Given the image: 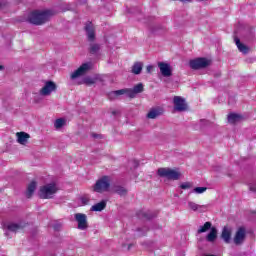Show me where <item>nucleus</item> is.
I'll use <instances>...</instances> for the list:
<instances>
[{
    "label": "nucleus",
    "instance_id": "f257e3e1",
    "mask_svg": "<svg viewBox=\"0 0 256 256\" xmlns=\"http://www.w3.org/2000/svg\"><path fill=\"white\" fill-rule=\"evenodd\" d=\"M51 17L50 10H35L28 14L26 21L31 25H45Z\"/></svg>",
    "mask_w": 256,
    "mask_h": 256
},
{
    "label": "nucleus",
    "instance_id": "f03ea898",
    "mask_svg": "<svg viewBox=\"0 0 256 256\" xmlns=\"http://www.w3.org/2000/svg\"><path fill=\"white\" fill-rule=\"evenodd\" d=\"M57 191H59L57 184L49 183L40 188L39 197L40 199H53V195H55Z\"/></svg>",
    "mask_w": 256,
    "mask_h": 256
},
{
    "label": "nucleus",
    "instance_id": "7ed1b4c3",
    "mask_svg": "<svg viewBox=\"0 0 256 256\" xmlns=\"http://www.w3.org/2000/svg\"><path fill=\"white\" fill-rule=\"evenodd\" d=\"M157 173L159 177H165L169 181H179L181 179V172L171 168H159Z\"/></svg>",
    "mask_w": 256,
    "mask_h": 256
},
{
    "label": "nucleus",
    "instance_id": "20e7f679",
    "mask_svg": "<svg viewBox=\"0 0 256 256\" xmlns=\"http://www.w3.org/2000/svg\"><path fill=\"white\" fill-rule=\"evenodd\" d=\"M109 187H111L109 177L103 176L102 178L96 181L95 185L93 186V191L95 193H105V191L109 190Z\"/></svg>",
    "mask_w": 256,
    "mask_h": 256
},
{
    "label": "nucleus",
    "instance_id": "39448f33",
    "mask_svg": "<svg viewBox=\"0 0 256 256\" xmlns=\"http://www.w3.org/2000/svg\"><path fill=\"white\" fill-rule=\"evenodd\" d=\"M211 65V60L207 58H196L189 61V66L194 71H199V69H207Z\"/></svg>",
    "mask_w": 256,
    "mask_h": 256
},
{
    "label": "nucleus",
    "instance_id": "423d86ee",
    "mask_svg": "<svg viewBox=\"0 0 256 256\" xmlns=\"http://www.w3.org/2000/svg\"><path fill=\"white\" fill-rule=\"evenodd\" d=\"M120 95H127V97H130V99H135V97L137 96L134 89H121L111 92L109 94V99H115Z\"/></svg>",
    "mask_w": 256,
    "mask_h": 256
},
{
    "label": "nucleus",
    "instance_id": "0eeeda50",
    "mask_svg": "<svg viewBox=\"0 0 256 256\" xmlns=\"http://www.w3.org/2000/svg\"><path fill=\"white\" fill-rule=\"evenodd\" d=\"M90 69L91 63H84L70 75V79L75 80L78 79V77H83Z\"/></svg>",
    "mask_w": 256,
    "mask_h": 256
},
{
    "label": "nucleus",
    "instance_id": "6e6552de",
    "mask_svg": "<svg viewBox=\"0 0 256 256\" xmlns=\"http://www.w3.org/2000/svg\"><path fill=\"white\" fill-rule=\"evenodd\" d=\"M246 237H247V230L245 229V227H240L236 231L233 242L235 245H243V243H245Z\"/></svg>",
    "mask_w": 256,
    "mask_h": 256
},
{
    "label": "nucleus",
    "instance_id": "1a4fd4ad",
    "mask_svg": "<svg viewBox=\"0 0 256 256\" xmlns=\"http://www.w3.org/2000/svg\"><path fill=\"white\" fill-rule=\"evenodd\" d=\"M74 217L75 221L78 223V229H80V231H85L89 228V224L87 223V215L83 213H76Z\"/></svg>",
    "mask_w": 256,
    "mask_h": 256
},
{
    "label": "nucleus",
    "instance_id": "9d476101",
    "mask_svg": "<svg viewBox=\"0 0 256 256\" xmlns=\"http://www.w3.org/2000/svg\"><path fill=\"white\" fill-rule=\"evenodd\" d=\"M53 91H57V84L53 81H47L40 90V95H43L44 97H47L53 93Z\"/></svg>",
    "mask_w": 256,
    "mask_h": 256
},
{
    "label": "nucleus",
    "instance_id": "9b49d317",
    "mask_svg": "<svg viewBox=\"0 0 256 256\" xmlns=\"http://www.w3.org/2000/svg\"><path fill=\"white\" fill-rule=\"evenodd\" d=\"M158 67L160 69L162 77H171L173 75L171 64L166 62H158Z\"/></svg>",
    "mask_w": 256,
    "mask_h": 256
},
{
    "label": "nucleus",
    "instance_id": "f8f14e48",
    "mask_svg": "<svg viewBox=\"0 0 256 256\" xmlns=\"http://www.w3.org/2000/svg\"><path fill=\"white\" fill-rule=\"evenodd\" d=\"M174 109L175 111L183 112L187 111V103H185V99L180 96H175L173 99Z\"/></svg>",
    "mask_w": 256,
    "mask_h": 256
},
{
    "label": "nucleus",
    "instance_id": "ddd939ff",
    "mask_svg": "<svg viewBox=\"0 0 256 256\" xmlns=\"http://www.w3.org/2000/svg\"><path fill=\"white\" fill-rule=\"evenodd\" d=\"M137 217L139 219H145L146 221H149L150 219L157 217V213L152 212L151 210H140L137 212Z\"/></svg>",
    "mask_w": 256,
    "mask_h": 256
},
{
    "label": "nucleus",
    "instance_id": "4468645a",
    "mask_svg": "<svg viewBox=\"0 0 256 256\" xmlns=\"http://www.w3.org/2000/svg\"><path fill=\"white\" fill-rule=\"evenodd\" d=\"M84 29L86 31L88 41L93 43V41H95V28L93 27V23L87 22Z\"/></svg>",
    "mask_w": 256,
    "mask_h": 256
},
{
    "label": "nucleus",
    "instance_id": "2eb2a0df",
    "mask_svg": "<svg viewBox=\"0 0 256 256\" xmlns=\"http://www.w3.org/2000/svg\"><path fill=\"white\" fill-rule=\"evenodd\" d=\"M188 207L191 209V211H198L199 213H205L207 211V205H199L195 202L189 201Z\"/></svg>",
    "mask_w": 256,
    "mask_h": 256
},
{
    "label": "nucleus",
    "instance_id": "dca6fc26",
    "mask_svg": "<svg viewBox=\"0 0 256 256\" xmlns=\"http://www.w3.org/2000/svg\"><path fill=\"white\" fill-rule=\"evenodd\" d=\"M231 228L224 226L221 233V239H223L224 243H231Z\"/></svg>",
    "mask_w": 256,
    "mask_h": 256
},
{
    "label": "nucleus",
    "instance_id": "f3484780",
    "mask_svg": "<svg viewBox=\"0 0 256 256\" xmlns=\"http://www.w3.org/2000/svg\"><path fill=\"white\" fill-rule=\"evenodd\" d=\"M2 229H4V231H11L12 233H17V231L21 229V225L15 223H4L2 225Z\"/></svg>",
    "mask_w": 256,
    "mask_h": 256
},
{
    "label": "nucleus",
    "instance_id": "a211bd4d",
    "mask_svg": "<svg viewBox=\"0 0 256 256\" xmlns=\"http://www.w3.org/2000/svg\"><path fill=\"white\" fill-rule=\"evenodd\" d=\"M37 189V182L32 181L28 184L27 190H26V197L27 199H31L33 197V194L35 193V190Z\"/></svg>",
    "mask_w": 256,
    "mask_h": 256
},
{
    "label": "nucleus",
    "instance_id": "6ab92c4d",
    "mask_svg": "<svg viewBox=\"0 0 256 256\" xmlns=\"http://www.w3.org/2000/svg\"><path fill=\"white\" fill-rule=\"evenodd\" d=\"M234 41H235L236 46L238 47V51H240V53H244V55H247V53H249V47H247V45L241 43V40L239 38L235 37Z\"/></svg>",
    "mask_w": 256,
    "mask_h": 256
},
{
    "label": "nucleus",
    "instance_id": "aec40b11",
    "mask_svg": "<svg viewBox=\"0 0 256 256\" xmlns=\"http://www.w3.org/2000/svg\"><path fill=\"white\" fill-rule=\"evenodd\" d=\"M88 51L91 55L99 54V51H101V44L95 42L90 43Z\"/></svg>",
    "mask_w": 256,
    "mask_h": 256
},
{
    "label": "nucleus",
    "instance_id": "412c9836",
    "mask_svg": "<svg viewBox=\"0 0 256 256\" xmlns=\"http://www.w3.org/2000/svg\"><path fill=\"white\" fill-rule=\"evenodd\" d=\"M16 135H17V141H18V143H20V145H25V143H27V140L29 139V137H31L26 132H18Z\"/></svg>",
    "mask_w": 256,
    "mask_h": 256
},
{
    "label": "nucleus",
    "instance_id": "4be33fe9",
    "mask_svg": "<svg viewBox=\"0 0 256 256\" xmlns=\"http://www.w3.org/2000/svg\"><path fill=\"white\" fill-rule=\"evenodd\" d=\"M216 239H217V228L212 227L210 229V232L206 236V241H208V243H213Z\"/></svg>",
    "mask_w": 256,
    "mask_h": 256
},
{
    "label": "nucleus",
    "instance_id": "5701e85b",
    "mask_svg": "<svg viewBox=\"0 0 256 256\" xmlns=\"http://www.w3.org/2000/svg\"><path fill=\"white\" fill-rule=\"evenodd\" d=\"M131 71L134 75H141V72L143 71V62H135Z\"/></svg>",
    "mask_w": 256,
    "mask_h": 256
},
{
    "label": "nucleus",
    "instance_id": "b1692460",
    "mask_svg": "<svg viewBox=\"0 0 256 256\" xmlns=\"http://www.w3.org/2000/svg\"><path fill=\"white\" fill-rule=\"evenodd\" d=\"M242 116L239 114H229L228 115V123H231L232 125H235V123H239V121H241Z\"/></svg>",
    "mask_w": 256,
    "mask_h": 256
},
{
    "label": "nucleus",
    "instance_id": "393cba45",
    "mask_svg": "<svg viewBox=\"0 0 256 256\" xmlns=\"http://www.w3.org/2000/svg\"><path fill=\"white\" fill-rule=\"evenodd\" d=\"M105 207H107V201L102 200L101 202L93 205L91 207V211H103V209H105Z\"/></svg>",
    "mask_w": 256,
    "mask_h": 256
},
{
    "label": "nucleus",
    "instance_id": "a878e982",
    "mask_svg": "<svg viewBox=\"0 0 256 256\" xmlns=\"http://www.w3.org/2000/svg\"><path fill=\"white\" fill-rule=\"evenodd\" d=\"M209 229L210 230L213 229V224L211 222H206L203 226H200L197 233L198 234L207 233V231H209Z\"/></svg>",
    "mask_w": 256,
    "mask_h": 256
},
{
    "label": "nucleus",
    "instance_id": "bb28decb",
    "mask_svg": "<svg viewBox=\"0 0 256 256\" xmlns=\"http://www.w3.org/2000/svg\"><path fill=\"white\" fill-rule=\"evenodd\" d=\"M114 193H117V195H120L123 197L127 195V189H125V187L123 186H116L114 187Z\"/></svg>",
    "mask_w": 256,
    "mask_h": 256
},
{
    "label": "nucleus",
    "instance_id": "cd10ccee",
    "mask_svg": "<svg viewBox=\"0 0 256 256\" xmlns=\"http://www.w3.org/2000/svg\"><path fill=\"white\" fill-rule=\"evenodd\" d=\"M159 115H161V112H159V110H157V109H153L150 112H148L147 118L148 119H157V117H159Z\"/></svg>",
    "mask_w": 256,
    "mask_h": 256
},
{
    "label": "nucleus",
    "instance_id": "c85d7f7f",
    "mask_svg": "<svg viewBox=\"0 0 256 256\" xmlns=\"http://www.w3.org/2000/svg\"><path fill=\"white\" fill-rule=\"evenodd\" d=\"M64 125H65V119L63 118H58L54 122L55 129H61V127H64Z\"/></svg>",
    "mask_w": 256,
    "mask_h": 256
},
{
    "label": "nucleus",
    "instance_id": "c756f323",
    "mask_svg": "<svg viewBox=\"0 0 256 256\" xmlns=\"http://www.w3.org/2000/svg\"><path fill=\"white\" fill-rule=\"evenodd\" d=\"M132 89L134 90L136 95H138V93H143V84L139 83L136 86H134Z\"/></svg>",
    "mask_w": 256,
    "mask_h": 256
},
{
    "label": "nucleus",
    "instance_id": "7c9ffc66",
    "mask_svg": "<svg viewBox=\"0 0 256 256\" xmlns=\"http://www.w3.org/2000/svg\"><path fill=\"white\" fill-rule=\"evenodd\" d=\"M207 191V187H196L193 189V193H197V195H201V193H205Z\"/></svg>",
    "mask_w": 256,
    "mask_h": 256
},
{
    "label": "nucleus",
    "instance_id": "2f4dec72",
    "mask_svg": "<svg viewBox=\"0 0 256 256\" xmlns=\"http://www.w3.org/2000/svg\"><path fill=\"white\" fill-rule=\"evenodd\" d=\"M82 205H89V201H91V198L88 195H84L80 198Z\"/></svg>",
    "mask_w": 256,
    "mask_h": 256
},
{
    "label": "nucleus",
    "instance_id": "473e14b6",
    "mask_svg": "<svg viewBox=\"0 0 256 256\" xmlns=\"http://www.w3.org/2000/svg\"><path fill=\"white\" fill-rule=\"evenodd\" d=\"M84 83L86 85H95V79L90 78V77H86V78H84Z\"/></svg>",
    "mask_w": 256,
    "mask_h": 256
},
{
    "label": "nucleus",
    "instance_id": "72a5a7b5",
    "mask_svg": "<svg viewBox=\"0 0 256 256\" xmlns=\"http://www.w3.org/2000/svg\"><path fill=\"white\" fill-rule=\"evenodd\" d=\"M191 187H193V185L191 184V182H185V183H182L180 185V188L181 189H191Z\"/></svg>",
    "mask_w": 256,
    "mask_h": 256
},
{
    "label": "nucleus",
    "instance_id": "f704fd0d",
    "mask_svg": "<svg viewBox=\"0 0 256 256\" xmlns=\"http://www.w3.org/2000/svg\"><path fill=\"white\" fill-rule=\"evenodd\" d=\"M91 137H93V139H102L101 134H96V133H92Z\"/></svg>",
    "mask_w": 256,
    "mask_h": 256
},
{
    "label": "nucleus",
    "instance_id": "c9c22d12",
    "mask_svg": "<svg viewBox=\"0 0 256 256\" xmlns=\"http://www.w3.org/2000/svg\"><path fill=\"white\" fill-rule=\"evenodd\" d=\"M152 71H153V65H148L146 67V73H152Z\"/></svg>",
    "mask_w": 256,
    "mask_h": 256
},
{
    "label": "nucleus",
    "instance_id": "e433bc0d",
    "mask_svg": "<svg viewBox=\"0 0 256 256\" xmlns=\"http://www.w3.org/2000/svg\"><path fill=\"white\" fill-rule=\"evenodd\" d=\"M61 224H56V225H54V229H55V231H60L61 230Z\"/></svg>",
    "mask_w": 256,
    "mask_h": 256
},
{
    "label": "nucleus",
    "instance_id": "4c0bfd02",
    "mask_svg": "<svg viewBox=\"0 0 256 256\" xmlns=\"http://www.w3.org/2000/svg\"><path fill=\"white\" fill-rule=\"evenodd\" d=\"M132 163H133L135 168L139 167V161L133 160Z\"/></svg>",
    "mask_w": 256,
    "mask_h": 256
},
{
    "label": "nucleus",
    "instance_id": "58836bf2",
    "mask_svg": "<svg viewBox=\"0 0 256 256\" xmlns=\"http://www.w3.org/2000/svg\"><path fill=\"white\" fill-rule=\"evenodd\" d=\"M250 191H255V187L251 186Z\"/></svg>",
    "mask_w": 256,
    "mask_h": 256
},
{
    "label": "nucleus",
    "instance_id": "ea45409f",
    "mask_svg": "<svg viewBox=\"0 0 256 256\" xmlns=\"http://www.w3.org/2000/svg\"><path fill=\"white\" fill-rule=\"evenodd\" d=\"M0 71H3V65L0 64Z\"/></svg>",
    "mask_w": 256,
    "mask_h": 256
},
{
    "label": "nucleus",
    "instance_id": "a19ab883",
    "mask_svg": "<svg viewBox=\"0 0 256 256\" xmlns=\"http://www.w3.org/2000/svg\"><path fill=\"white\" fill-rule=\"evenodd\" d=\"M112 114L117 115V111H113Z\"/></svg>",
    "mask_w": 256,
    "mask_h": 256
},
{
    "label": "nucleus",
    "instance_id": "79ce46f5",
    "mask_svg": "<svg viewBox=\"0 0 256 256\" xmlns=\"http://www.w3.org/2000/svg\"><path fill=\"white\" fill-rule=\"evenodd\" d=\"M144 231H145V233H147L149 231V229L145 228Z\"/></svg>",
    "mask_w": 256,
    "mask_h": 256
},
{
    "label": "nucleus",
    "instance_id": "37998d69",
    "mask_svg": "<svg viewBox=\"0 0 256 256\" xmlns=\"http://www.w3.org/2000/svg\"><path fill=\"white\" fill-rule=\"evenodd\" d=\"M131 247H132V244H129V246H128V250H129V249H131Z\"/></svg>",
    "mask_w": 256,
    "mask_h": 256
},
{
    "label": "nucleus",
    "instance_id": "c03bdc74",
    "mask_svg": "<svg viewBox=\"0 0 256 256\" xmlns=\"http://www.w3.org/2000/svg\"><path fill=\"white\" fill-rule=\"evenodd\" d=\"M5 235H9V233H8V232H6V233H5Z\"/></svg>",
    "mask_w": 256,
    "mask_h": 256
},
{
    "label": "nucleus",
    "instance_id": "a18cd8bd",
    "mask_svg": "<svg viewBox=\"0 0 256 256\" xmlns=\"http://www.w3.org/2000/svg\"><path fill=\"white\" fill-rule=\"evenodd\" d=\"M141 235H145V233H142Z\"/></svg>",
    "mask_w": 256,
    "mask_h": 256
}]
</instances>
